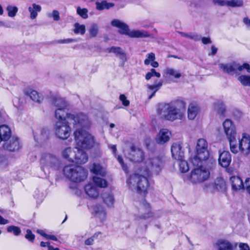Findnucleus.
I'll use <instances>...</instances> for the list:
<instances>
[{
  "label": "nucleus",
  "instance_id": "1",
  "mask_svg": "<svg viewBox=\"0 0 250 250\" xmlns=\"http://www.w3.org/2000/svg\"><path fill=\"white\" fill-rule=\"evenodd\" d=\"M86 129L79 128L74 132L77 146L75 147L76 155H75L73 162L79 164L86 163L88 158L87 154L83 150L79 148V147L88 149L93 147L95 144L98 146L100 145L99 143L95 142L94 137Z\"/></svg>",
  "mask_w": 250,
  "mask_h": 250
},
{
  "label": "nucleus",
  "instance_id": "2",
  "mask_svg": "<svg viewBox=\"0 0 250 250\" xmlns=\"http://www.w3.org/2000/svg\"><path fill=\"white\" fill-rule=\"evenodd\" d=\"M67 108H57L55 111V122H70L76 130L88 129L91 125V121L88 116L83 113H67Z\"/></svg>",
  "mask_w": 250,
  "mask_h": 250
},
{
  "label": "nucleus",
  "instance_id": "3",
  "mask_svg": "<svg viewBox=\"0 0 250 250\" xmlns=\"http://www.w3.org/2000/svg\"><path fill=\"white\" fill-rule=\"evenodd\" d=\"M185 105L183 103L177 104H162L157 110L160 118L171 122L182 120L185 118Z\"/></svg>",
  "mask_w": 250,
  "mask_h": 250
},
{
  "label": "nucleus",
  "instance_id": "4",
  "mask_svg": "<svg viewBox=\"0 0 250 250\" xmlns=\"http://www.w3.org/2000/svg\"><path fill=\"white\" fill-rule=\"evenodd\" d=\"M139 170L138 173L131 175L127 180V184L129 188L135 191L140 194H146L147 192L149 187V183L147 177Z\"/></svg>",
  "mask_w": 250,
  "mask_h": 250
},
{
  "label": "nucleus",
  "instance_id": "5",
  "mask_svg": "<svg viewBox=\"0 0 250 250\" xmlns=\"http://www.w3.org/2000/svg\"><path fill=\"white\" fill-rule=\"evenodd\" d=\"M164 165V161L162 158L158 156H149L144 164V166L140 168L141 172L146 176L158 175L162 170Z\"/></svg>",
  "mask_w": 250,
  "mask_h": 250
},
{
  "label": "nucleus",
  "instance_id": "6",
  "mask_svg": "<svg viewBox=\"0 0 250 250\" xmlns=\"http://www.w3.org/2000/svg\"><path fill=\"white\" fill-rule=\"evenodd\" d=\"M229 143L230 150L233 153L237 154L240 151L245 156L250 154V136L248 134L244 133L241 138H239L238 141L236 137Z\"/></svg>",
  "mask_w": 250,
  "mask_h": 250
},
{
  "label": "nucleus",
  "instance_id": "7",
  "mask_svg": "<svg viewBox=\"0 0 250 250\" xmlns=\"http://www.w3.org/2000/svg\"><path fill=\"white\" fill-rule=\"evenodd\" d=\"M112 26L119 29V32L124 35H127L131 38H146L150 36L149 33L145 30H130L128 26L123 21L114 19L111 22Z\"/></svg>",
  "mask_w": 250,
  "mask_h": 250
},
{
  "label": "nucleus",
  "instance_id": "8",
  "mask_svg": "<svg viewBox=\"0 0 250 250\" xmlns=\"http://www.w3.org/2000/svg\"><path fill=\"white\" fill-rule=\"evenodd\" d=\"M196 155L191 159L194 165L198 166L201 162L208 159L209 156L208 144L205 139L197 140L196 146Z\"/></svg>",
  "mask_w": 250,
  "mask_h": 250
},
{
  "label": "nucleus",
  "instance_id": "9",
  "mask_svg": "<svg viewBox=\"0 0 250 250\" xmlns=\"http://www.w3.org/2000/svg\"><path fill=\"white\" fill-rule=\"evenodd\" d=\"M210 173L206 168L200 166L194 168L191 171L189 180L193 184H197L208 179Z\"/></svg>",
  "mask_w": 250,
  "mask_h": 250
},
{
  "label": "nucleus",
  "instance_id": "10",
  "mask_svg": "<svg viewBox=\"0 0 250 250\" xmlns=\"http://www.w3.org/2000/svg\"><path fill=\"white\" fill-rule=\"evenodd\" d=\"M67 122H55L54 130L55 136L62 140L67 139L70 135L71 128Z\"/></svg>",
  "mask_w": 250,
  "mask_h": 250
},
{
  "label": "nucleus",
  "instance_id": "11",
  "mask_svg": "<svg viewBox=\"0 0 250 250\" xmlns=\"http://www.w3.org/2000/svg\"><path fill=\"white\" fill-rule=\"evenodd\" d=\"M159 216L156 213H154L150 211L149 204L144 201L139 208V214L136 216V219L137 220H145L151 217L156 219Z\"/></svg>",
  "mask_w": 250,
  "mask_h": 250
},
{
  "label": "nucleus",
  "instance_id": "12",
  "mask_svg": "<svg viewBox=\"0 0 250 250\" xmlns=\"http://www.w3.org/2000/svg\"><path fill=\"white\" fill-rule=\"evenodd\" d=\"M58 163L57 157L50 153L42 154L41 159L42 168L44 170L45 168H51L56 166Z\"/></svg>",
  "mask_w": 250,
  "mask_h": 250
},
{
  "label": "nucleus",
  "instance_id": "13",
  "mask_svg": "<svg viewBox=\"0 0 250 250\" xmlns=\"http://www.w3.org/2000/svg\"><path fill=\"white\" fill-rule=\"evenodd\" d=\"M223 128L229 143L231 140L236 137V132L235 125L229 119H226L223 124Z\"/></svg>",
  "mask_w": 250,
  "mask_h": 250
},
{
  "label": "nucleus",
  "instance_id": "14",
  "mask_svg": "<svg viewBox=\"0 0 250 250\" xmlns=\"http://www.w3.org/2000/svg\"><path fill=\"white\" fill-rule=\"evenodd\" d=\"M127 158L134 163H140L144 158V152L139 148L132 146L130 150L127 155Z\"/></svg>",
  "mask_w": 250,
  "mask_h": 250
},
{
  "label": "nucleus",
  "instance_id": "15",
  "mask_svg": "<svg viewBox=\"0 0 250 250\" xmlns=\"http://www.w3.org/2000/svg\"><path fill=\"white\" fill-rule=\"evenodd\" d=\"M92 215L99 219L101 222L105 221L107 217V213L104 207L102 205L96 204L93 205L90 209Z\"/></svg>",
  "mask_w": 250,
  "mask_h": 250
},
{
  "label": "nucleus",
  "instance_id": "16",
  "mask_svg": "<svg viewBox=\"0 0 250 250\" xmlns=\"http://www.w3.org/2000/svg\"><path fill=\"white\" fill-rule=\"evenodd\" d=\"M2 147L4 149L9 151L19 150L20 148V145L18 138L11 137L8 140L4 142Z\"/></svg>",
  "mask_w": 250,
  "mask_h": 250
},
{
  "label": "nucleus",
  "instance_id": "17",
  "mask_svg": "<svg viewBox=\"0 0 250 250\" xmlns=\"http://www.w3.org/2000/svg\"><path fill=\"white\" fill-rule=\"evenodd\" d=\"M75 179H71L70 181L75 183H80L83 181L87 177V171L83 167L76 166L74 173Z\"/></svg>",
  "mask_w": 250,
  "mask_h": 250
},
{
  "label": "nucleus",
  "instance_id": "18",
  "mask_svg": "<svg viewBox=\"0 0 250 250\" xmlns=\"http://www.w3.org/2000/svg\"><path fill=\"white\" fill-rule=\"evenodd\" d=\"M208 187H213L214 189L218 191H225L226 188V184L225 180L222 178H217L214 184H209L208 186L206 185L204 187V189L208 191L207 188Z\"/></svg>",
  "mask_w": 250,
  "mask_h": 250
},
{
  "label": "nucleus",
  "instance_id": "19",
  "mask_svg": "<svg viewBox=\"0 0 250 250\" xmlns=\"http://www.w3.org/2000/svg\"><path fill=\"white\" fill-rule=\"evenodd\" d=\"M182 146L179 143H174L171 147L172 157L177 160H181L184 157V152L182 150Z\"/></svg>",
  "mask_w": 250,
  "mask_h": 250
},
{
  "label": "nucleus",
  "instance_id": "20",
  "mask_svg": "<svg viewBox=\"0 0 250 250\" xmlns=\"http://www.w3.org/2000/svg\"><path fill=\"white\" fill-rule=\"evenodd\" d=\"M170 135L171 133L167 129H162L156 138V141L158 144L163 145L169 141Z\"/></svg>",
  "mask_w": 250,
  "mask_h": 250
},
{
  "label": "nucleus",
  "instance_id": "21",
  "mask_svg": "<svg viewBox=\"0 0 250 250\" xmlns=\"http://www.w3.org/2000/svg\"><path fill=\"white\" fill-rule=\"evenodd\" d=\"M231 161V156L228 151H223L219 154V164L224 167H228Z\"/></svg>",
  "mask_w": 250,
  "mask_h": 250
},
{
  "label": "nucleus",
  "instance_id": "22",
  "mask_svg": "<svg viewBox=\"0 0 250 250\" xmlns=\"http://www.w3.org/2000/svg\"><path fill=\"white\" fill-rule=\"evenodd\" d=\"M217 250H233V246L229 241L223 239L218 240L214 244Z\"/></svg>",
  "mask_w": 250,
  "mask_h": 250
},
{
  "label": "nucleus",
  "instance_id": "23",
  "mask_svg": "<svg viewBox=\"0 0 250 250\" xmlns=\"http://www.w3.org/2000/svg\"><path fill=\"white\" fill-rule=\"evenodd\" d=\"M24 93L29 96L35 102L41 103L43 101V97L42 95L36 90L30 88H26L24 90Z\"/></svg>",
  "mask_w": 250,
  "mask_h": 250
},
{
  "label": "nucleus",
  "instance_id": "24",
  "mask_svg": "<svg viewBox=\"0 0 250 250\" xmlns=\"http://www.w3.org/2000/svg\"><path fill=\"white\" fill-rule=\"evenodd\" d=\"M86 194L91 198H97L99 195V190L93 184L89 183L85 186Z\"/></svg>",
  "mask_w": 250,
  "mask_h": 250
},
{
  "label": "nucleus",
  "instance_id": "25",
  "mask_svg": "<svg viewBox=\"0 0 250 250\" xmlns=\"http://www.w3.org/2000/svg\"><path fill=\"white\" fill-rule=\"evenodd\" d=\"M51 103L57 108H67L68 106V104L65 100L57 95L52 97Z\"/></svg>",
  "mask_w": 250,
  "mask_h": 250
},
{
  "label": "nucleus",
  "instance_id": "26",
  "mask_svg": "<svg viewBox=\"0 0 250 250\" xmlns=\"http://www.w3.org/2000/svg\"><path fill=\"white\" fill-rule=\"evenodd\" d=\"M199 112V107L195 103H190L188 108V118L190 120L195 119Z\"/></svg>",
  "mask_w": 250,
  "mask_h": 250
},
{
  "label": "nucleus",
  "instance_id": "27",
  "mask_svg": "<svg viewBox=\"0 0 250 250\" xmlns=\"http://www.w3.org/2000/svg\"><path fill=\"white\" fill-rule=\"evenodd\" d=\"M49 130L46 128H42L36 132L34 135L35 140L38 143H42L46 141L49 137Z\"/></svg>",
  "mask_w": 250,
  "mask_h": 250
},
{
  "label": "nucleus",
  "instance_id": "28",
  "mask_svg": "<svg viewBox=\"0 0 250 250\" xmlns=\"http://www.w3.org/2000/svg\"><path fill=\"white\" fill-rule=\"evenodd\" d=\"M75 155H76L75 147H67L63 149L62 151V157L69 162H73Z\"/></svg>",
  "mask_w": 250,
  "mask_h": 250
},
{
  "label": "nucleus",
  "instance_id": "29",
  "mask_svg": "<svg viewBox=\"0 0 250 250\" xmlns=\"http://www.w3.org/2000/svg\"><path fill=\"white\" fill-rule=\"evenodd\" d=\"M219 68L225 73L231 74L236 73L235 62H230L227 63H219Z\"/></svg>",
  "mask_w": 250,
  "mask_h": 250
},
{
  "label": "nucleus",
  "instance_id": "30",
  "mask_svg": "<svg viewBox=\"0 0 250 250\" xmlns=\"http://www.w3.org/2000/svg\"><path fill=\"white\" fill-rule=\"evenodd\" d=\"M230 181L233 190L237 191L244 188V184L239 177L232 176L230 178Z\"/></svg>",
  "mask_w": 250,
  "mask_h": 250
},
{
  "label": "nucleus",
  "instance_id": "31",
  "mask_svg": "<svg viewBox=\"0 0 250 250\" xmlns=\"http://www.w3.org/2000/svg\"><path fill=\"white\" fill-rule=\"evenodd\" d=\"M75 165L73 164H70L66 165L63 168V174L64 176L68 179H75V177L74 176V173L76 168Z\"/></svg>",
  "mask_w": 250,
  "mask_h": 250
},
{
  "label": "nucleus",
  "instance_id": "32",
  "mask_svg": "<svg viewBox=\"0 0 250 250\" xmlns=\"http://www.w3.org/2000/svg\"><path fill=\"white\" fill-rule=\"evenodd\" d=\"M11 130L7 125H0V142L7 141L11 137Z\"/></svg>",
  "mask_w": 250,
  "mask_h": 250
},
{
  "label": "nucleus",
  "instance_id": "33",
  "mask_svg": "<svg viewBox=\"0 0 250 250\" xmlns=\"http://www.w3.org/2000/svg\"><path fill=\"white\" fill-rule=\"evenodd\" d=\"M163 81H160L157 83L153 84H147V92L150 93L148 99H151L158 91L163 85Z\"/></svg>",
  "mask_w": 250,
  "mask_h": 250
},
{
  "label": "nucleus",
  "instance_id": "34",
  "mask_svg": "<svg viewBox=\"0 0 250 250\" xmlns=\"http://www.w3.org/2000/svg\"><path fill=\"white\" fill-rule=\"evenodd\" d=\"M90 170L91 172L102 176H104L106 174L105 168L97 163L91 164L90 166Z\"/></svg>",
  "mask_w": 250,
  "mask_h": 250
},
{
  "label": "nucleus",
  "instance_id": "35",
  "mask_svg": "<svg viewBox=\"0 0 250 250\" xmlns=\"http://www.w3.org/2000/svg\"><path fill=\"white\" fill-rule=\"evenodd\" d=\"M104 202L108 208H112L115 203L113 194L111 192H105L102 195Z\"/></svg>",
  "mask_w": 250,
  "mask_h": 250
},
{
  "label": "nucleus",
  "instance_id": "36",
  "mask_svg": "<svg viewBox=\"0 0 250 250\" xmlns=\"http://www.w3.org/2000/svg\"><path fill=\"white\" fill-rule=\"evenodd\" d=\"M165 74L169 77L178 79L182 77V74L178 69L172 67H167L165 69Z\"/></svg>",
  "mask_w": 250,
  "mask_h": 250
},
{
  "label": "nucleus",
  "instance_id": "37",
  "mask_svg": "<svg viewBox=\"0 0 250 250\" xmlns=\"http://www.w3.org/2000/svg\"><path fill=\"white\" fill-rule=\"evenodd\" d=\"M28 9L30 13V18L34 20L37 17L38 12L41 11L42 7L40 5L33 3L31 6L28 7Z\"/></svg>",
  "mask_w": 250,
  "mask_h": 250
},
{
  "label": "nucleus",
  "instance_id": "38",
  "mask_svg": "<svg viewBox=\"0 0 250 250\" xmlns=\"http://www.w3.org/2000/svg\"><path fill=\"white\" fill-rule=\"evenodd\" d=\"M114 6V3L108 2L106 0H103L102 2L97 1L96 2V9L100 11L104 9H109L110 8L113 7Z\"/></svg>",
  "mask_w": 250,
  "mask_h": 250
},
{
  "label": "nucleus",
  "instance_id": "39",
  "mask_svg": "<svg viewBox=\"0 0 250 250\" xmlns=\"http://www.w3.org/2000/svg\"><path fill=\"white\" fill-rule=\"evenodd\" d=\"M214 110L219 115L224 116L225 112V107L221 102H216L213 104Z\"/></svg>",
  "mask_w": 250,
  "mask_h": 250
},
{
  "label": "nucleus",
  "instance_id": "40",
  "mask_svg": "<svg viewBox=\"0 0 250 250\" xmlns=\"http://www.w3.org/2000/svg\"><path fill=\"white\" fill-rule=\"evenodd\" d=\"M92 181L93 183L99 188H104L107 186V181L102 178L97 176H93Z\"/></svg>",
  "mask_w": 250,
  "mask_h": 250
},
{
  "label": "nucleus",
  "instance_id": "41",
  "mask_svg": "<svg viewBox=\"0 0 250 250\" xmlns=\"http://www.w3.org/2000/svg\"><path fill=\"white\" fill-rule=\"evenodd\" d=\"M85 26L84 24H80L78 22L74 23L73 32L75 34L83 35L85 34Z\"/></svg>",
  "mask_w": 250,
  "mask_h": 250
},
{
  "label": "nucleus",
  "instance_id": "42",
  "mask_svg": "<svg viewBox=\"0 0 250 250\" xmlns=\"http://www.w3.org/2000/svg\"><path fill=\"white\" fill-rule=\"evenodd\" d=\"M99 31V26L97 24L92 23L90 24L88 32L91 38L96 37L97 36Z\"/></svg>",
  "mask_w": 250,
  "mask_h": 250
},
{
  "label": "nucleus",
  "instance_id": "43",
  "mask_svg": "<svg viewBox=\"0 0 250 250\" xmlns=\"http://www.w3.org/2000/svg\"><path fill=\"white\" fill-rule=\"evenodd\" d=\"M238 80L242 85L250 86V75H240L238 77Z\"/></svg>",
  "mask_w": 250,
  "mask_h": 250
},
{
  "label": "nucleus",
  "instance_id": "44",
  "mask_svg": "<svg viewBox=\"0 0 250 250\" xmlns=\"http://www.w3.org/2000/svg\"><path fill=\"white\" fill-rule=\"evenodd\" d=\"M246 70L248 73H250V65L247 63H244L241 65L235 62V72H242Z\"/></svg>",
  "mask_w": 250,
  "mask_h": 250
},
{
  "label": "nucleus",
  "instance_id": "45",
  "mask_svg": "<svg viewBox=\"0 0 250 250\" xmlns=\"http://www.w3.org/2000/svg\"><path fill=\"white\" fill-rule=\"evenodd\" d=\"M6 10L7 11L8 16L11 18L14 17L18 11V7L12 5H8L6 8Z\"/></svg>",
  "mask_w": 250,
  "mask_h": 250
},
{
  "label": "nucleus",
  "instance_id": "46",
  "mask_svg": "<svg viewBox=\"0 0 250 250\" xmlns=\"http://www.w3.org/2000/svg\"><path fill=\"white\" fill-rule=\"evenodd\" d=\"M229 7H241L244 5L243 0H228Z\"/></svg>",
  "mask_w": 250,
  "mask_h": 250
},
{
  "label": "nucleus",
  "instance_id": "47",
  "mask_svg": "<svg viewBox=\"0 0 250 250\" xmlns=\"http://www.w3.org/2000/svg\"><path fill=\"white\" fill-rule=\"evenodd\" d=\"M179 161V169L181 172L185 173L188 171L189 167L187 161L184 160L183 158Z\"/></svg>",
  "mask_w": 250,
  "mask_h": 250
},
{
  "label": "nucleus",
  "instance_id": "48",
  "mask_svg": "<svg viewBox=\"0 0 250 250\" xmlns=\"http://www.w3.org/2000/svg\"><path fill=\"white\" fill-rule=\"evenodd\" d=\"M77 13L83 19L88 18V10L86 8H81L80 6L77 8Z\"/></svg>",
  "mask_w": 250,
  "mask_h": 250
},
{
  "label": "nucleus",
  "instance_id": "49",
  "mask_svg": "<svg viewBox=\"0 0 250 250\" xmlns=\"http://www.w3.org/2000/svg\"><path fill=\"white\" fill-rule=\"evenodd\" d=\"M179 33L182 37L190 38L195 41H198L200 40V37L197 34H188L181 32Z\"/></svg>",
  "mask_w": 250,
  "mask_h": 250
},
{
  "label": "nucleus",
  "instance_id": "50",
  "mask_svg": "<svg viewBox=\"0 0 250 250\" xmlns=\"http://www.w3.org/2000/svg\"><path fill=\"white\" fill-rule=\"evenodd\" d=\"M7 230L8 232H12L16 236L21 234V230L19 227L15 226H10L7 227Z\"/></svg>",
  "mask_w": 250,
  "mask_h": 250
},
{
  "label": "nucleus",
  "instance_id": "51",
  "mask_svg": "<svg viewBox=\"0 0 250 250\" xmlns=\"http://www.w3.org/2000/svg\"><path fill=\"white\" fill-rule=\"evenodd\" d=\"M212 3L215 6L229 7L228 0H212Z\"/></svg>",
  "mask_w": 250,
  "mask_h": 250
},
{
  "label": "nucleus",
  "instance_id": "52",
  "mask_svg": "<svg viewBox=\"0 0 250 250\" xmlns=\"http://www.w3.org/2000/svg\"><path fill=\"white\" fill-rule=\"evenodd\" d=\"M100 232H96L91 237L88 238L84 241V244L87 246H90L93 244L94 240L98 238V235Z\"/></svg>",
  "mask_w": 250,
  "mask_h": 250
},
{
  "label": "nucleus",
  "instance_id": "53",
  "mask_svg": "<svg viewBox=\"0 0 250 250\" xmlns=\"http://www.w3.org/2000/svg\"><path fill=\"white\" fill-rule=\"evenodd\" d=\"M155 60V55L153 53H150L146 55V58L144 61V63L145 65H149Z\"/></svg>",
  "mask_w": 250,
  "mask_h": 250
},
{
  "label": "nucleus",
  "instance_id": "54",
  "mask_svg": "<svg viewBox=\"0 0 250 250\" xmlns=\"http://www.w3.org/2000/svg\"><path fill=\"white\" fill-rule=\"evenodd\" d=\"M124 51L119 47L112 46L108 49V52L114 53L117 57Z\"/></svg>",
  "mask_w": 250,
  "mask_h": 250
},
{
  "label": "nucleus",
  "instance_id": "55",
  "mask_svg": "<svg viewBox=\"0 0 250 250\" xmlns=\"http://www.w3.org/2000/svg\"><path fill=\"white\" fill-rule=\"evenodd\" d=\"M48 17H52L53 20L56 21H58L60 20V13L57 10H53L51 13H49L47 15Z\"/></svg>",
  "mask_w": 250,
  "mask_h": 250
},
{
  "label": "nucleus",
  "instance_id": "56",
  "mask_svg": "<svg viewBox=\"0 0 250 250\" xmlns=\"http://www.w3.org/2000/svg\"><path fill=\"white\" fill-rule=\"evenodd\" d=\"M77 40L76 39H62L59 40L57 41V42L58 43L60 44H67V43H70L73 42H76Z\"/></svg>",
  "mask_w": 250,
  "mask_h": 250
},
{
  "label": "nucleus",
  "instance_id": "57",
  "mask_svg": "<svg viewBox=\"0 0 250 250\" xmlns=\"http://www.w3.org/2000/svg\"><path fill=\"white\" fill-rule=\"evenodd\" d=\"M25 237L29 241L33 242L35 239V235L30 229H27Z\"/></svg>",
  "mask_w": 250,
  "mask_h": 250
},
{
  "label": "nucleus",
  "instance_id": "58",
  "mask_svg": "<svg viewBox=\"0 0 250 250\" xmlns=\"http://www.w3.org/2000/svg\"><path fill=\"white\" fill-rule=\"evenodd\" d=\"M120 100L122 102V104L125 106H128L129 105L130 102L129 101L127 100L126 97L125 96L124 94H121L120 96Z\"/></svg>",
  "mask_w": 250,
  "mask_h": 250
},
{
  "label": "nucleus",
  "instance_id": "59",
  "mask_svg": "<svg viewBox=\"0 0 250 250\" xmlns=\"http://www.w3.org/2000/svg\"><path fill=\"white\" fill-rule=\"evenodd\" d=\"M8 165V161L4 155H0V167H6Z\"/></svg>",
  "mask_w": 250,
  "mask_h": 250
},
{
  "label": "nucleus",
  "instance_id": "60",
  "mask_svg": "<svg viewBox=\"0 0 250 250\" xmlns=\"http://www.w3.org/2000/svg\"><path fill=\"white\" fill-rule=\"evenodd\" d=\"M244 188L247 192L250 194V178H247L245 180L244 184Z\"/></svg>",
  "mask_w": 250,
  "mask_h": 250
},
{
  "label": "nucleus",
  "instance_id": "61",
  "mask_svg": "<svg viewBox=\"0 0 250 250\" xmlns=\"http://www.w3.org/2000/svg\"><path fill=\"white\" fill-rule=\"evenodd\" d=\"M117 160L119 163L121 165L123 169L124 170L125 172L127 171V167L126 166H125L124 164L123 159L122 157L121 156H118L117 157Z\"/></svg>",
  "mask_w": 250,
  "mask_h": 250
},
{
  "label": "nucleus",
  "instance_id": "62",
  "mask_svg": "<svg viewBox=\"0 0 250 250\" xmlns=\"http://www.w3.org/2000/svg\"><path fill=\"white\" fill-rule=\"evenodd\" d=\"M243 22L246 25V27L250 30V19L248 17H245L243 19Z\"/></svg>",
  "mask_w": 250,
  "mask_h": 250
},
{
  "label": "nucleus",
  "instance_id": "63",
  "mask_svg": "<svg viewBox=\"0 0 250 250\" xmlns=\"http://www.w3.org/2000/svg\"><path fill=\"white\" fill-rule=\"evenodd\" d=\"M202 42L204 44H207L211 43V41L209 38L203 37L202 38Z\"/></svg>",
  "mask_w": 250,
  "mask_h": 250
},
{
  "label": "nucleus",
  "instance_id": "64",
  "mask_svg": "<svg viewBox=\"0 0 250 250\" xmlns=\"http://www.w3.org/2000/svg\"><path fill=\"white\" fill-rule=\"evenodd\" d=\"M154 76L153 72H152V69H151L149 72H148L145 76V78L146 80H150L152 77Z\"/></svg>",
  "mask_w": 250,
  "mask_h": 250
}]
</instances>
